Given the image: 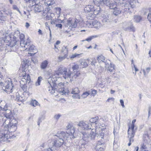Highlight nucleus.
Listing matches in <instances>:
<instances>
[{
	"mask_svg": "<svg viewBox=\"0 0 151 151\" xmlns=\"http://www.w3.org/2000/svg\"><path fill=\"white\" fill-rule=\"evenodd\" d=\"M120 102L121 103V105L122 106L124 107V101L122 100H120Z\"/></svg>",
	"mask_w": 151,
	"mask_h": 151,
	"instance_id": "obj_51",
	"label": "nucleus"
},
{
	"mask_svg": "<svg viewBox=\"0 0 151 151\" xmlns=\"http://www.w3.org/2000/svg\"><path fill=\"white\" fill-rule=\"evenodd\" d=\"M134 129L130 127V126L129 127L128 130V137L129 139H133L135 133Z\"/></svg>",
	"mask_w": 151,
	"mask_h": 151,
	"instance_id": "obj_9",
	"label": "nucleus"
},
{
	"mask_svg": "<svg viewBox=\"0 0 151 151\" xmlns=\"http://www.w3.org/2000/svg\"><path fill=\"white\" fill-rule=\"evenodd\" d=\"M68 68L64 66H61L56 71L55 74L58 76L62 75L65 79L70 78L71 77L72 73L70 70H69V71L68 72Z\"/></svg>",
	"mask_w": 151,
	"mask_h": 151,
	"instance_id": "obj_4",
	"label": "nucleus"
},
{
	"mask_svg": "<svg viewBox=\"0 0 151 151\" xmlns=\"http://www.w3.org/2000/svg\"><path fill=\"white\" fill-rule=\"evenodd\" d=\"M114 99L113 97H110L108 98L106 100L107 102H110L111 101H114Z\"/></svg>",
	"mask_w": 151,
	"mask_h": 151,
	"instance_id": "obj_41",
	"label": "nucleus"
},
{
	"mask_svg": "<svg viewBox=\"0 0 151 151\" xmlns=\"http://www.w3.org/2000/svg\"><path fill=\"white\" fill-rule=\"evenodd\" d=\"M48 62L47 60H45L43 61L41 64L40 68L42 69H46L47 67Z\"/></svg>",
	"mask_w": 151,
	"mask_h": 151,
	"instance_id": "obj_14",
	"label": "nucleus"
},
{
	"mask_svg": "<svg viewBox=\"0 0 151 151\" xmlns=\"http://www.w3.org/2000/svg\"><path fill=\"white\" fill-rule=\"evenodd\" d=\"M26 83V82L24 83L23 84H21V83H20L21 85V87L22 88L23 90V91L24 92V93H28V92H27V86H26V83Z\"/></svg>",
	"mask_w": 151,
	"mask_h": 151,
	"instance_id": "obj_20",
	"label": "nucleus"
},
{
	"mask_svg": "<svg viewBox=\"0 0 151 151\" xmlns=\"http://www.w3.org/2000/svg\"><path fill=\"white\" fill-rule=\"evenodd\" d=\"M8 111V113H7V111L6 112L4 115L5 116L6 118L9 119L10 120L12 119V121H14V123H12V121H10L9 124L10 125H14L15 126L17 122L16 120L14 118L13 115L11 111Z\"/></svg>",
	"mask_w": 151,
	"mask_h": 151,
	"instance_id": "obj_7",
	"label": "nucleus"
},
{
	"mask_svg": "<svg viewBox=\"0 0 151 151\" xmlns=\"http://www.w3.org/2000/svg\"><path fill=\"white\" fill-rule=\"evenodd\" d=\"M129 142L128 144V146H130L131 145V142H133L134 139H129Z\"/></svg>",
	"mask_w": 151,
	"mask_h": 151,
	"instance_id": "obj_49",
	"label": "nucleus"
},
{
	"mask_svg": "<svg viewBox=\"0 0 151 151\" xmlns=\"http://www.w3.org/2000/svg\"><path fill=\"white\" fill-rule=\"evenodd\" d=\"M68 50L67 46H63L61 50L60 54L62 56L58 57V60L59 62H61L65 59L68 56Z\"/></svg>",
	"mask_w": 151,
	"mask_h": 151,
	"instance_id": "obj_5",
	"label": "nucleus"
},
{
	"mask_svg": "<svg viewBox=\"0 0 151 151\" xmlns=\"http://www.w3.org/2000/svg\"><path fill=\"white\" fill-rule=\"evenodd\" d=\"M61 115L60 114H57L55 115L54 118L56 120H58L60 117Z\"/></svg>",
	"mask_w": 151,
	"mask_h": 151,
	"instance_id": "obj_42",
	"label": "nucleus"
},
{
	"mask_svg": "<svg viewBox=\"0 0 151 151\" xmlns=\"http://www.w3.org/2000/svg\"><path fill=\"white\" fill-rule=\"evenodd\" d=\"M147 18L149 21L151 22V13H149L147 16Z\"/></svg>",
	"mask_w": 151,
	"mask_h": 151,
	"instance_id": "obj_47",
	"label": "nucleus"
},
{
	"mask_svg": "<svg viewBox=\"0 0 151 151\" xmlns=\"http://www.w3.org/2000/svg\"><path fill=\"white\" fill-rule=\"evenodd\" d=\"M130 30L133 32H134L135 31V28L133 26H131L130 27Z\"/></svg>",
	"mask_w": 151,
	"mask_h": 151,
	"instance_id": "obj_50",
	"label": "nucleus"
},
{
	"mask_svg": "<svg viewBox=\"0 0 151 151\" xmlns=\"http://www.w3.org/2000/svg\"><path fill=\"white\" fill-rule=\"evenodd\" d=\"M56 26L60 28V29H61L62 27V25L61 24H57L56 25Z\"/></svg>",
	"mask_w": 151,
	"mask_h": 151,
	"instance_id": "obj_48",
	"label": "nucleus"
},
{
	"mask_svg": "<svg viewBox=\"0 0 151 151\" xmlns=\"http://www.w3.org/2000/svg\"><path fill=\"white\" fill-rule=\"evenodd\" d=\"M37 52H35L34 53H30V56H32V55H34Z\"/></svg>",
	"mask_w": 151,
	"mask_h": 151,
	"instance_id": "obj_61",
	"label": "nucleus"
},
{
	"mask_svg": "<svg viewBox=\"0 0 151 151\" xmlns=\"http://www.w3.org/2000/svg\"><path fill=\"white\" fill-rule=\"evenodd\" d=\"M35 47L34 45H31L30 46L29 48V51H31L32 50H34L35 49Z\"/></svg>",
	"mask_w": 151,
	"mask_h": 151,
	"instance_id": "obj_39",
	"label": "nucleus"
},
{
	"mask_svg": "<svg viewBox=\"0 0 151 151\" xmlns=\"http://www.w3.org/2000/svg\"><path fill=\"white\" fill-rule=\"evenodd\" d=\"M135 149L136 150V151H138L139 150V147H137L135 148Z\"/></svg>",
	"mask_w": 151,
	"mask_h": 151,
	"instance_id": "obj_62",
	"label": "nucleus"
},
{
	"mask_svg": "<svg viewBox=\"0 0 151 151\" xmlns=\"http://www.w3.org/2000/svg\"><path fill=\"white\" fill-rule=\"evenodd\" d=\"M26 3H29L31 6L35 4L36 0H24Z\"/></svg>",
	"mask_w": 151,
	"mask_h": 151,
	"instance_id": "obj_22",
	"label": "nucleus"
},
{
	"mask_svg": "<svg viewBox=\"0 0 151 151\" xmlns=\"http://www.w3.org/2000/svg\"><path fill=\"white\" fill-rule=\"evenodd\" d=\"M81 55V54H77L75 53L73 54L70 57V58L71 59H73L76 58H79L80 57L79 56Z\"/></svg>",
	"mask_w": 151,
	"mask_h": 151,
	"instance_id": "obj_30",
	"label": "nucleus"
},
{
	"mask_svg": "<svg viewBox=\"0 0 151 151\" xmlns=\"http://www.w3.org/2000/svg\"><path fill=\"white\" fill-rule=\"evenodd\" d=\"M134 19L136 22H139L142 19V17L139 16L135 15L134 17Z\"/></svg>",
	"mask_w": 151,
	"mask_h": 151,
	"instance_id": "obj_24",
	"label": "nucleus"
},
{
	"mask_svg": "<svg viewBox=\"0 0 151 151\" xmlns=\"http://www.w3.org/2000/svg\"><path fill=\"white\" fill-rule=\"evenodd\" d=\"M37 0H36V2ZM29 4V3H28ZM29 6H30V7L33 6H34L35 5V6L34 8V10L35 12H40L41 11V6L36 4V2L35 3V4L32 6H31L29 4Z\"/></svg>",
	"mask_w": 151,
	"mask_h": 151,
	"instance_id": "obj_13",
	"label": "nucleus"
},
{
	"mask_svg": "<svg viewBox=\"0 0 151 151\" xmlns=\"http://www.w3.org/2000/svg\"><path fill=\"white\" fill-rule=\"evenodd\" d=\"M91 137H92L94 138L96 136V132H91Z\"/></svg>",
	"mask_w": 151,
	"mask_h": 151,
	"instance_id": "obj_44",
	"label": "nucleus"
},
{
	"mask_svg": "<svg viewBox=\"0 0 151 151\" xmlns=\"http://www.w3.org/2000/svg\"><path fill=\"white\" fill-rule=\"evenodd\" d=\"M108 70L110 72H114V66L110 65L108 68Z\"/></svg>",
	"mask_w": 151,
	"mask_h": 151,
	"instance_id": "obj_33",
	"label": "nucleus"
},
{
	"mask_svg": "<svg viewBox=\"0 0 151 151\" xmlns=\"http://www.w3.org/2000/svg\"><path fill=\"white\" fill-rule=\"evenodd\" d=\"M121 12V11L119 8L115 7L114 9V14L115 15H118Z\"/></svg>",
	"mask_w": 151,
	"mask_h": 151,
	"instance_id": "obj_21",
	"label": "nucleus"
},
{
	"mask_svg": "<svg viewBox=\"0 0 151 151\" xmlns=\"http://www.w3.org/2000/svg\"><path fill=\"white\" fill-rule=\"evenodd\" d=\"M146 148V145L144 144H142L141 145V149L142 150H145Z\"/></svg>",
	"mask_w": 151,
	"mask_h": 151,
	"instance_id": "obj_43",
	"label": "nucleus"
},
{
	"mask_svg": "<svg viewBox=\"0 0 151 151\" xmlns=\"http://www.w3.org/2000/svg\"><path fill=\"white\" fill-rule=\"evenodd\" d=\"M81 65L82 68H85L87 67L88 65L87 62L85 60L83 61L81 63Z\"/></svg>",
	"mask_w": 151,
	"mask_h": 151,
	"instance_id": "obj_27",
	"label": "nucleus"
},
{
	"mask_svg": "<svg viewBox=\"0 0 151 151\" xmlns=\"http://www.w3.org/2000/svg\"><path fill=\"white\" fill-rule=\"evenodd\" d=\"M60 43V41L59 40H57L55 44H54V49L55 51L58 52L59 50V45Z\"/></svg>",
	"mask_w": 151,
	"mask_h": 151,
	"instance_id": "obj_19",
	"label": "nucleus"
},
{
	"mask_svg": "<svg viewBox=\"0 0 151 151\" xmlns=\"http://www.w3.org/2000/svg\"><path fill=\"white\" fill-rule=\"evenodd\" d=\"M95 124H96V129L99 126V128L104 127V128H101V131H102V132H103V131H104V132L105 131V129H106V128H105L106 126L104 124H102L101 125V127L100 126H101V125H100L99 124H98L97 125V124L96 123Z\"/></svg>",
	"mask_w": 151,
	"mask_h": 151,
	"instance_id": "obj_23",
	"label": "nucleus"
},
{
	"mask_svg": "<svg viewBox=\"0 0 151 151\" xmlns=\"http://www.w3.org/2000/svg\"><path fill=\"white\" fill-rule=\"evenodd\" d=\"M97 59L99 63L104 62L105 61V57L102 55H99L97 57Z\"/></svg>",
	"mask_w": 151,
	"mask_h": 151,
	"instance_id": "obj_17",
	"label": "nucleus"
},
{
	"mask_svg": "<svg viewBox=\"0 0 151 151\" xmlns=\"http://www.w3.org/2000/svg\"><path fill=\"white\" fill-rule=\"evenodd\" d=\"M55 13L58 15H59L61 13V9L60 7H56L55 9Z\"/></svg>",
	"mask_w": 151,
	"mask_h": 151,
	"instance_id": "obj_32",
	"label": "nucleus"
},
{
	"mask_svg": "<svg viewBox=\"0 0 151 151\" xmlns=\"http://www.w3.org/2000/svg\"><path fill=\"white\" fill-rule=\"evenodd\" d=\"M42 79V78L41 76H40L38 77V79L37 80V81L36 83V84L37 85H40V83L41 80Z\"/></svg>",
	"mask_w": 151,
	"mask_h": 151,
	"instance_id": "obj_38",
	"label": "nucleus"
},
{
	"mask_svg": "<svg viewBox=\"0 0 151 151\" xmlns=\"http://www.w3.org/2000/svg\"><path fill=\"white\" fill-rule=\"evenodd\" d=\"M17 42V41L14 40H12L10 42V45L11 47H12L15 46Z\"/></svg>",
	"mask_w": 151,
	"mask_h": 151,
	"instance_id": "obj_35",
	"label": "nucleus"
},
{
	"mask_svg": "<svg viewBox=\"0 0 151 151\" xmlns=\"http://www.w3.org/2000/svg\"><path fill=\"white\" fill-rule=\"evenodd\" d=\"M95 120V118H92L91 120V122L92 123L93 122V123H94V122H96V121H95L94 120Z\"/></svg>",
	"mask_w": 151,
	"mask_h": 151,
	"instance_id": "obj_56",
	"label": "nucleus"
},
{
	"mask_svg": "<svg viewBox=\"0 0 151 151\" xmlns=\"http://www.w3.org/2000/svg\"><path fill=\"white\" fill-rule=\"evenodd\" d=\"M97 37V35H94L90 36L89 37L87 38L85 40H83V41H86L88 42H89L91 40L94 38Z\"/></svg>",
	"mask_w": 151,
	"mask_h": 151,
	"instance_id": "obj_29",
	"label": "nucleus"
},
{
	"mask_svg": "<svg viewBox=\"0 0 151 151\" xmlns=\"http://www.w3.org/2000/svg\"><path fill=\"white\" fill-rule=\"evenodd\" d=\"M30 26V24L28 22H26L25 24V27L27 28H28Z\"/></svg>",
	"mask_w": 151,
	"mask_h": 151,
	"instance_id": "obj_54",
	"label": "nucleus"
},
{
	"mask_svg": "<svg viewBox=\"0 0 151 151\" xmlns=\"http://www.w3.org/2000/svg\"><path fill=\"white\" fill-rule=\"evenodd\" d=\"M79 93H76L74 94H73V97L75 99H80L81 96Z\"/></svg>",
	"mask_w": 151,
	"mask_h": 151,
	"instance_id": "obj_34",
	"label": "nucleus"
},
{
	"mask_svg": "<svg viewBox=\"0 0 151 151\" xmlns=\"http://www.w3.org/2000/svg\"><path fill=\"white\" fill-rule=\"evenodd\" d=\"M78 125L80 126H81L82 125L83 127H82V129L83 130L88 129H91V128L89 127V125L88 124H86L85 123H80L78 124Z\"/></svg>",
	"mask_w": 151,
	"mask_h": 151,
	"instance_id": "obj_15",
	"label": "nucleus"
},
{
	"mask_svg": "<svg viewBox=\"0 0 151 151\" xmlns=\"http://www.w3.org/2000/svg\"><path fill=\"white\" fill-rule=\"evenodd\" d=\"M67 134L69 136H72V138H74V135L75 132V128L70 124H69L67 127Z\"/></svg>",
	"mask_w": 151,
	"mask_h": 151,
	"instance_id": "obj_8",
	"label": "nucleus"
},
{
	"mask_svg": "<svg viewBox=\"0 0 151 151\" xmlns=\"http://www.w3.org/2000/svg\"><path fill=\"white\" fill-rule=\"evenodd\" d=\"M17 99L19 101L23 102L25 100V99L22 96L18 95L17 97Z\"/></svg>",
	"mask_w": 151,
	"mask_h": 151,
	"instance_id": "obj_28",
	"label": "nucleus"
},
{
	"mask_svg": "<svg viewBox=\"0 0 151 151\" xmlns=\"http://www.w3.org/2000/svg\"><path fill=\"white\" fill-rule=\"evenodd\" d=\"M97 93V90L95 89H92L91 90V96H94Z\"/></svg>",
	"mask_w": 151,
	"mask_h": 151,
	"instance_id": "obj_36",
	"label": "nucleus"
},
{
	"mask_svg": "<svg viewBox=\"0 0 151 151\" xmlns=\"http://www.w3.org/2000/svg\"><path fill=\"white\" fill-rule=\"evenodd\" d=\"M77 25V24L76 23V22H75L73 24V25L71 24L70 26L72 28H75L76 27Z\"/></svg>",
	"mask_w": 151,
	"mask_h": 151,
	"instance_id": "obj_45",
	"label": "nucleus"
},
{
	"mask_svg": "<svg viewBox=\"0 0 151 151\" xmlns=\"http://www.w3.org/2000/svg\"><path fill=\"white\" fill-rule=\"evenodd\" d=\"M38 32H39V33L40 34H42V31H41V30L39 29V30H38Z\"/></svg>",
	"mask_w": 151,
	"mask_h": 151,
	"instance_id": "obj_58",
	"label": "nucleus"
},
{
	"mask_svg": "<svg viewBox=\"0 0 151 151\" xmlns=\"http://www.w3.org/2000/svg\"><path fill=\"white\" fill-rule=\"evenodd\" d=\"M42 14L44 16H46V19L48 20L52 19L53 16H54V14L50 12L49 11L46 13V14L45 12H43Z\"/></svg>",
	"mask_w": 151,
	"mask_h": 151,
	"instance_id": "obj_11",
	"label": "nucleus"
},
{
	"mask_svg": "<svg viewBox=\"0 0 151 151\" xmlns=\"http://www.w3.org/2000/svg\"><path fill=\"white\" fill-rule=\"evenodd\" d=\"M52 79V77H50L48 81V82L51 87L52 90L54 91L57 89V87L59 89V92L62 95H66L68 94L69 92V90L63 83H60L57 86V85L53 81L51 82V80Z\"/></svg>",
	"mask_w": 151,
	"mask_h": 151,
	"instance_id": "obj_3",
	"label": "nucleus"
},
{
	"mask_svg": "<svg viewBox=\"0 0 151 151\" xmlns=\"http://www.w3.org/2000/svg\"><path fill=\"white\" fill-rule=\"evenodd\" d=\"M134 68L135 72H136L138 70V69L134 64Z\"/></svg>",
	"mask_w": 151,
	"mask_h": 151,
	"instance_id": "obj_55",
	"label": "nucleus"
},
{
	"mask_svg": "<svg viewBox=\"0 0 151 151\" xmlns=\"http://www.w3.org/2000/svg\"><path fill=\"white\" fill-rule=\"evenodd\" d=\"M80 91L79 90L78 88L77 87H76L72 89L71 91V93L72 94H74L77 93H80Z\"/></svg>",
	"mask_w": 151,
	"mask_h": 151,
	"instance_id": "obj_26",
	"label": "nucleus"
},
{
	"mask_svg": "<svg viewBox=\"0 0 151 151\" xmlns=\"http://www.w3.org/2000/svg\"><path fill=\"white\" fill-rule=\"evenodd\" d=\"M29 104L34 107H36L39 105L38 102L35 100L32 99L31 100Z\"/></svg>",
	"mask_w": 151,
	"mask_h": 151,
	"instance_id": "obj_16",
	"label": "nucleus"
},
{
	"mask_svg": "<svg viewBox=\"0 0 151 151\" xmlns=\"http://www.w3.org/2000/svg\"><path fill=\"white\" fill-rule=\"evenodd\" d=\"M79 68V65L77 64H75L72 66V69L74 74L72 76L73 78L76 79L80 76L81 72L78 70Z\"/></svg>",
	"mask_w": 151,
	"mask_h": 151,
	"instance_id": "obj_6",
	"label": "nucleus"
},
{
	"mask_svg": "<svg viewBox=\"0 0 151 151\" xmlns=\"http://www.w3.org/2000/svg\"><path fill=\"white\" fill-rule=\"evenodd\" d=\"M136 121V120L135 119H134L132 120L131 126H130V127L134 128V123Z\"/></svg>",
	"mask_w": 151,
	"mask_h": 151,
	"instance_id": "obj_40",
	"label": "nucleus"
},
{
	"mask_svg": "<svg viewBox=\"0 0 151 151\" xmlns=\"http://www.w3.org/2000/svg\"><path fill=\"white\" fill-rule=\"evenodd\" d=\"M29 67L27 60H24L22 63V71L19 74V77L22 81L29 83L31 81L28 70Z\"/></svg>",
	"mask_w": 151,
	"mask_h": 151,
	"instance_id": "obj_2",
	"label": "nucleus"
},
{
	"mask_svg": "<svg viewBox=\"0 0 151 151\" xmlns=\"http://www.w3.org/2000/svg\"><path fill=\"white\" fill-rule=\"evenodd\" d=\"M115 92V91L114 90H111V94H112L114 93Z\"/></svg>",
	"mask_w": 151,
	"mask_h": 151,
	"instance_id": "obj_59",
	"label": "nucleus"
},
{
	"mask_svg": "<svg viewBox=\"0 0 151 151\" xmlns=\"http://www.w3.org/2000/svg\"><path fill=\"white\" fill-rule=\"evenodd\" d=\"M92 25L93 28L96 29H98L100 28L101 26L100 22L96 20H93L92 21Z\"/></svg>",
	"mask_w": 151,
	"mask_h": 151,
	"instance_id": "obj_12",
	"label": "nucleus"
},
{
	"mask_svg": "<svg viewBox=\"0 0 151 151\" xmlns=\"http://www.w3.org/2000/svg\"><path fill=\"white\" fill-rule=\"evenodd\" d=\"M53 143L55 147H60L64 143V141L62 139L59 138L55 140Z\"/></svg>",
	"mask_w": 151,
	"mask_h": 151,
	"instance_id": "obj_10",
	"label": "nucleus"
},
{
	"mask_svg": "<svg viewBox=\"0 0 151 151\" xmlns=\"http://www.w3.org/2000/svg\"><path fill=\"white\" fill-rule=\"evenodd\" d=\"M45 25L46 27H47L48 28V29L49 30L50 32V26L48 25V23L47 22H46L45 23Z\"/></svg>",
	"mask_w": 151,
	"mask_h": 151,
	"instance_id": "obj_53",
	"label": "nucleus"
},
{
	"mask_svg": "<svg viewBox=\"0 0 151 151\" xmlns=\"http://www.w3.org/2000/svg\"><path fill=\"white\" fill-rule=\"evenodd\" d=\"M150 70V68H147L145 70H144L143 71L144 73L145 74L146 71L148 73L149 71Z\"/></svg>",
	"mask_w": 151,
	"mask_h": 151,
	"instance_id": "obj_52",
	"label": "nucleus"
},
{
	"mask_svg": "<svg viewBox=\"0 0 151 151\" xmlns=\"http://www.w3.org/2000/svg\"><path fill=\"white\" fill-rule=\"evenodd\" d=\"M91 5H88L85 7L84 9V11L86 13H88L91 11Z\"/></svg>",
	"mask_w": 151,
	"mask_h": 151,
	"instance_id": "obj_25",
	"label": "nucleus"
},
{
	"mask_svg": "<svg viewBox=\"0 0 151 151\" xmlns=\"http://www.w3.org/2000/svg\"><path fill=\"white\" fill-rule=\"evenodd\" d=\"M9 0V1L10 4H12L13 2L12 0Z\"/></svg>",
	"mask_w": 151,
	"mask_h": 151,
	"instance_id": "obj_64",
	"label": "nucleus"
},
{
	"mask_svg": "<svg viewBox=\"0 0 151 151\" xmlns=\"http://www.w3.org/2000/svg\"><path fill=\"white\" fill-rule=\"evenodd\" d=\"M4 14L0 11V19L1 20H4V19H5V17H7L8 15V14L6 13V11H4Z\"/></svg>",
	"mask_w": 151,
	"mask_h": 151,
	"instance_id": "obj_18",
	"label": "nucleus"
},
{
	"mask_svg": "<svg viewBox=\"0 0 151 151\" xmlns=\"http://www.w3.org/2000/svg\"><path fill=\"white\" fill-rule=\"evenodd\" d=\"M48 2H50L49 3H47V5L48 6L55 4V3L54 0H50V1H48Z\"/></svg>",
	"mask_w": 151,
	"mask_h": 151,
	"instance_id": "obj_37",
	"label": "nucleus"
},
{
	"mask_svg": "<svg viewBox=\"0 0 151 151\" xmlns=\"http://www.w3.org/2000/svg\"><path fill=\"white\" fill-rule=\"evenodd\" d=\"M97 151H104V149L103 148L100 147L99 149Z\"/></svg>",
	"mask_w": 151,
	"mask_h": 151,
	"instance_id": "obj_57",
	"label": "nucleus"
},
{
	"mask_svg": "<svg viewBox=\"0 0 151 151\" xmlns=\"http://www.w3.org/2000/svg\"><path fill=\"white\" fill-rule=\"evenodd\" d=\"M90 95V93L86 91L84 92L81 95L83 98H85Z\"/></svg>",
	"mask_w": 151,
	"mask_h": 151,
	"instance_id": "obj_31",
	"label": "nucleus"
},
{
	"mask_svg": "<svg viewBox=\"0 0 151 151\" xmlns=\"http://www.w3.org/2000/svg\"><path fill=\"white\" fill-rule=\"evenodd\" d=\"M6 70L3 67H0V87L8 93L12 92L13 84L11 79L6 81L4 83L2 82L6 74Z\"/></svg>",
	"mask_w": 151,
	"mask_h": 151,
	"instance_id": "obj_1",
	"label": "nucleus"
},
{
	"mask_svg": "<svg viewBox=\"0 0 151 151\" xmlns=\"http://www.w3.org/2000/svg\"><path fill=\"white\" fill-rule=\"evenodd\" d=\"M13 9H14L16 10L18 12H20L19 9L16 6H13Z\"/></svg>",
	"mask_w": 151,
	"mask_h": 151,
	"instance_id": "obj_46",
	"label": "nucleus"
},
{
	"mask_svg": "<svg viewBox=\"0 0 151 151\" xmlns=\"http://www.w3.org/2000/svg\"><path fill=\"white\" fill-rule=\"evenodd\" d=\"M77 47V45L75 46L74 47H73V50H75Z\"/></svg>",
	"mask_w": 151,
	"mask_h": 151,
	"instance_id": "obj_60",
	"label": "nucleus"
},
{
	"mask_svg": "<svg viewBox=\"0 0 151 151\" xmlns=\"http://www.w3.org/2000/svg\"><path fill=\"white\" fill-rule=\"evenodd\" d=\"M131 63H132V64H133L134 65V60H131Z\"/></svg>",
	"mask_w": 151,
	"mask_h": 151,
	"instance_id": "obj_63",
	"label": "nucleus"
}]
</instances>
